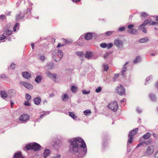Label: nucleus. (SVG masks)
<instances>
[{"instance_id": "nucleus-50", "label": "nucleus", "mask_w": 158, "mask_h": 158, "mask_svg": "<svg viewBox=\"0 0 158 158\" xmlns=\"http://www.w3.org/2000/svg\"><path fill=\"white\" fill-rule=\"evenodd\" d=\"M83 93L84 94H88L89 93L90 91H86L85 90H84L82 91Z\"/></svg>"}, {"instance_id": "nucleus-24", "label": "nucleus", "mask_w": 158, "mask_h": 158, "mask_svg": "<svg viewBox=\"0 0 158 158\" xmlns=\"http://www.w3.org/2000/svg\"><path fill=\"white\" fill-rule=\"evenodd\" d=\"M69 116L73 119H75L77 118V116L75 115L74 113L73 112H69Z\"/></svg>"}, {"instance_id": "nucleus-7", "label": "nucleus", "mask_w": 158, "mask_h": 158, "mask_svg": "<svg viewBox=\"0 0 158 158\" xmlns=\"http://www.w3.org/2000/svg\"><path fill=\"white\" fill-rule=\"evenodd\" d=\"M154 151V148L152 146H149L147 147L144 153V155L150 156L152 155Z\"/></svg>"}, {"instance_id": "nucleus-52", "label": "nucleus", "mask_w": 158, "mask_h": 158, "mask_svg": "<svg viewBox=\"0 0 158 158\" xmlns=\"http://www.w3.org/2000/svg\"><path fill=\"white\" fill-rule=\"evenodd\" d=\"M16 67V65L13 63L11 64L10 68L12 69H14Z\"/></svg>"}, {"instance_id": "nucleus-15", "label": "nucleus", "mask_w": 158, "mask_h": 158, "mask_svg": "<svg viewBox=\"0 0 158 158\" xmlns=\"http://www.w3.org/2000/svg\"><path fill=\"white\" fill-rule=\"evenodd\" d=\"M14 157L15 158H24L22 156L21 152L16 153L14 155Z\"/></svg>"}, {"instance_id": "nucleus-4", "label": "nucleus", "mask_w": 158, "mask_h": 158, "mask_svg": "<svg viewBox=\"0 0 158 158\" xmlns=\"http://www.w3.org/2000/svg\"><path fill=\"white\" fill-rule=\"evenodd\" d=\"M107 107L114 112H116L118 107L117 102L115 101H113L110 103Z\"/></svg>"}, {"instance_id": "nucleus-10", "label": "nucleus", "mask_w": 158, "mask_h": 158, "mask_svg": "<svg viewBox=\"0 0 158 158\" xmlns=\"http://www.w3.org/2000/svg\"><path fill=\"white\" fill-rule=\"evenodd\" d=\"M20 85H23L26 88L29 89H31L33 88L32 85L29 83H26L23 81L20 82Z\"/></svg>"}, {"instance_id": "nucleus-31", "label": "nucleus", "mask_w": 158, "mask_h": 158, "mask_svg": "<svg viewBox=\"0 0 158 158\" xmlns=\"http://www.w3.org/2000/svg\"><path fill=\"white\" fill-rule=\"evenodd\" d=\"M26 98L28 101H30L31 98V96L28 94H26Z\"/></svg>"}, {"instance_id": "nucleus-60", "label": "nucleus", "mask_w": 158, "mask_h": 158, "mask_svg": "<svg viewBox=\"0 0 158 158\" xmlns=\"http://www.w3.org/2000/svg\"><path fill=\"white\" fill-rule=\"evenodd\" d=\"M156 20L157 21H158V16L156 17Z\"/></svg>"}, {"instance_id": "nucleus-12", "label": "nucleus", "mask_w": 158, "mask_h": 158, "mask_svg": "<svg viewBox=\"0 0 158 158\" xmlns=\"http://www.w3.org/2000/svg\"><path fill=\"white\" fill-rule=\"evenodd\" d=\"M22 75L24 77L28 79L31 77V74L28 72H24L22 73Z\"/></svg>"}, {"instance_id": "nucleus-16", "label": "nucleus", "mask_w": 158, "mask_h": 158, "mask_svg": "<svg viewBox=\"0 0 158 158\" xmlns=\"http://www.w3.org/2000/svg\"><path fill=\"white\" fill-rule=\"evenodd\" d=\"M114 44L116 46H119L122 45V42L120 40H116L114 41Z\"/></svg>"}, {"instance_id": "nucleus-9", "label": "nucleus", "mask_w": 158, "mask_h": 158, "mask_svg": "<svg viewBox=\"0 0 158 158\" xmlns=\"http://www.w3.org/2000/svg\"><path fill=\"white\" fill-rule=\"evenodd\" d=\"M46 73L48 77L53 79L55 82H58V79L59 78L58 76H56L55 74H52L49 71L47 72Z\"/></svg>"}, {"instance_id": "nucleus-37", "label": "nucleus", "mask_w": 158, "mask_h": 158, "mask_svg": "<svg viewBox=\"0 0 158 158\" xmlns=\"http://www.w3.org/2000/svg\"><path fill=\"white\" fill-rule=\"evenodd\" d=\"M141 16L142 17H146L148 16V14L146 12H143L141 13Z\"/></svg>"}, {"instance_id": "nucleus-25", "label": "nucleus", "mask_w": 158, "mask_h": 158, "mask_svg": "<svg viewBox=\"0 0 158 158\" xmlns=\"http://www.w3.org/2000/svg\"><path fill=\"white\" fill-rule=\"evenodd\" d=\"M68 96L66 94H65L62 96V99L63 101H65L68 99Z\"/></svg>"}, {"instance_id": "nucleus-35", "label": "nucleus", "mask_w": 158, "mask_h": 158, "mask_svg": "<svg viewBox=\"0 0 158 158\" xmlns=\"http://www.w3.org/2000/svg\"><path fill=\"white\" fill-rule=\"evenodd\" d=\"M139 29L140 30H142V31L144 33H146L147 32V30L145 29V27H143L140 28V26L139 27Z\"/></svg>"}, {"instance_id": "nucleus-23", "label": "nucleus", "mask_w": 158, "mask_h": 158, "mask_svg": "<svg viewBox=\"0 0 158 158\" xmlns=\"http://www.w3.org/2000/svg\"><path fill=\"white\" fill-rule=\"evenodd\" d=\"M5 34L8 35H10L12 34V31L9 30H4Z\"/></svg>"}, {"instance_id": "nucleus-17", "label": "nucleus", "mask_w": 158, "mask_h": 158, "mask_svg": "<svg viewBox=\"0 0 158 158\" xmlns=\"http://www.w3.org/2000/svg\"><path fill=\"white\" fill-rule=\"evenodd\" d=\"M92 37V35L90 33H87L85 36V38L86 40H90Z\"/></svg>"}, {"instance_id": "nucleus-5", "label": "nucleus", "mask_w": 158, "mask_h": 158, "mask_svg": "<svg viewBox=\"0 0 158 158\" xmlns=\"http://www.w3.org/2000/svg\"><path fill=\"white\" fill-rule=\"evenodd\" d=\"M116 90L117 93L120 95H124L125 92L124 88L121 84L117 87Z\"/></svg>"}, {"instance_id": "nucleus-28", "label": "nucleus", "mask_w": 158, "mask_h": 158, "mask_svg": "<svg viewBox=\"0 0 158 158\" xmlns=\"http://www.w3.org/2000/svg\"><path fill=\"white\" fill-rule=\"evenodd\" d=\"M128 32L131 34H136L137 33V31L134 29H133L130 31H129Z\"/></svg>"}, {"instance_id": "nucleus-33", "label": "nucleus", "mask_w": 158, "mask_h": 158, "mask_svg": "<svg viewBox=\"0 0 158 158\" xmlns=\"http://www.w3.org/2000/svg\"><path fill=\"white\" fill-rule=\"evenodd\" d=\"M77 55L79 56H82L84 55V53L83 52H76Z\"/></svg>"}, {"instance_id": "nucleus-51", "label": "nucleus", "mask_w": 158, "mask_h": 158, "mask_svg": "<svg viewBox=\"0 0 158 158\" xmlns=\"http://www.w3.org/2000/svg\"><path fill=\"white\" fill-rule=\"evenodd\" d=\"M0 78H6V76L4 74H0Z\"/></svg>"}, {"instance_id": "nucleus-47", "label": "nucleus", "mask_w": 158, "mask_h": 158, "mask_svg": "<svg viewBox=\"0 0 158 158\" xmlns=\"http://www.w3.org/2000/svg\"><path fill=\"white\" fill-rule=\"evenodd\" d=\"M134 27V25L133 24H130L128 26V28L129 29H132Z\"/></svg>"}, {"instance_id": "nucleus-55", "label": "nucleus", "mask_w": 158, "mask_h": 158, "mask_svg": "<svg viewBox=\"0 0 158 158\" xmlns=\"http://www.w3.org/2000/svg\"><path fill=\"white\" fill-rule=\"evenodd\" d=\"M144 144V143L143 142H141L139 143L137 145V146H136V147H138L141 145H143Z\"/></svg>"}, {"instance_id": "nucleus-62", "label": "nucleus", "mask_w": 158, "mask_h": 158, "mask_svg": "<svg viewBox=\"0 0 158 158\" xmlns=\"http://www.w3.org/2000/svg\"><path fill=\"white\" fill-rule=\"evenodd\" d=\"M45 115H44V114H43V115H41L40 118H42V117H43V116H44Z\"/></svg>"}, {"instance_id": "nucleus-64", "label": "nucleus", "mask_w": 158, "mask_h": 158, "mask_svg": "<svg viewBox=\"0 0 158 158\" xmlns=\"http://www.w3.org/2000/svg\"><path fill=\"white\" fill-rule=\"evenodd\" d=\"M59 157H60V156H59V157H58V158H59Z\"/></svg>"}, {"instance_id": "nucleus-14", "label": "nucleus", "mask_w": 158, "mask_h": 158, "mask_svg": "<svg viewBox=\"0 0 158 158\" xmlns=\"http://www.w3.org/2000/svg\"><path fill=\"white\" fill-rule=\"evenodd\" d=\"M41 101V99L40 97L36 98L34 99L35 103L37 105H39Z\"/></svg>"}, {"instance_id": "nucleus-44", "label": "nucleus", "mask_w": 158, "mask_h": 158, "mask_svg": "<svg viewBox=\"0 0 158 158\" xmlns=\"http://www.w3.org/2000/svg\"><path fill=\"white\" fill-rule=\"evenodd\" d=\"M102 90V88L101 87H98V88L96 89L95 91L97 93L100 92Z\"/></svg>"}, {"instance_id": "nucleus-59", "label": "nucleus", "mask_w": 158, "mask_h": 158, "mask_svg": "<svg viewBox=\"0 0 158 158\" xmlns=\"http://www.w3.org/2000/svg\"><path fill=\"white\" fill-rule=\"evenodd\" d=\"M124 99H122V100H121V103H122V102H124Z\"/></svg>"}, {"instance_id": "nucleus-11", "label": "nucleus", "mask_w": 158, "mask_h": 158, "mask_svg": "<svg viewBox=\"0 0 158 158\" xmlns=\"http://www.w3.org/2000/svg\"><path fill=\"white\" fill-rule=\"evenodd\" d=\"M138 128H135L133 129L132 131L130 132L128 136L133 137V136H134L138 132Z\"/></svg>"}, {"instance_id": "nucleus-2", "label": "nucleus", "mask_w": 158, "mask_h": 158, "mask_svg": "<svg viewBox=\"0 0 158 158\" xmlns=\"http://www.w3.org/2000/svg\"><path fill=\"white\" fill-rule=\"evenodd\" d=\"M25 148L27 150H33L35 151H36L40 149V146L36 143H34L27 145Z\"/></svg>"}, {"instance_id": "nucleus-57", "label": "nucleus", "mask_w": 158, "mask_h": 158, "mask_svg": "<svg viewBox=\"0 0 158 158\" xmlns=\"http://www.w3.org/2000/svg\"><path fill=\"white\" fill-rule=\"evenodd\" d=\"M14 103L13 102H11V108H12L13 107V105L14 104Z\"/></svg>"}, {"instance_id": "nucleus-49", "label": "nucleus", "mask_w": 158, "mask_h": 158, "mask_svg": "<svg viewBox=\"0 0 158 158\" xmlns=\"http://www.w3.org/2000/svg\"><path fill=\"white\" fill-rule=\"evenodd\" d=\"M29 101H25L24 102V104L25 106H30V104L28 102Z\"/></svg>"}, {"instance_id": "nucleus-30", "label": "nucleus", "mask_w": 158, "mask_h": 158, "mask_svg": "<svg viewBox=\"0 0 158 158\" xmlns=\"http://www.w3.org/2000/svg\"><path fill=\"white\" fill-rule=\"evenodd\" d=\"M148 40V38L147 37L142 39L140 40V42L141 43H144L147 42Z\"/></svg>"}, {"instance_id": "nucleus-6", "label": "nucleus", "mask_w": 158, "mask_h": 158, "mask_svg": "<svg viewBox=\"0 0 158 158\" xmlns=\"http://www.w3.org/2000/svg\"><path fill=\"white\" fill-rule=\"evenodd\" d=\"M157 23V22H153L152 21L151 19L149 20H145L143 23L140 25V28L143 27H145L148 24L150 25H154L156 24Z\"/></svg>"}, {"instance_id": "nucleus-61", "label": "nucleus", "mask_w": 158, "mask_h": 158, "mask_svg": "<svg viewBox=\"0 0 158 158\" xmlns=\"http://www.w3.org/2000/svg\"><path fill=\"white\" fill-rule=\"evenodd\" d=\"M63 40H64V41H65V44H66L67 43L66 41V40H65V39H63Z\"/></svg>"}, {"instance_id": "nucleus-29", "label": "nucleus", "mask_w": 158, "mask_h": 158, "mask_svg": "<svg viewBox=\"0 0 158 158\" xmlns=\"http://www.w3.org/2000/svg\"><path fill=\"white\" fill-rule=\"evenodd\" d=\"M141 60V59L139 57H137L135 60H134V62L135 63H137L138 62L140 61Z\"/></svg>"}, {"instance_id": "nucleus-3", "label": "nucleus", "mask_w": 158, "mask_h": 158, "mask_svg": "<svg viewBox=\"0 0 158 158\" xmlns=\"http://www.w3.org/2000/svg\"><path fill=\"white\" fill-rule=\"evenodd\" d=\"M53 58L56 61L60 60L63 56L61 51L59 50H55L53 53Z\"/></svg>"}, {"instance_id": "nucleus-45", "label": "nucleus", "mask_w": 158, "mask_h": 158, "mask_svg": "<svg viewBox=\"0 0 158 158\" xmlns=\"http://www.w3.org/2000/svg\"><path fill=\"white\" fill-rule=\"evenodd\" d=\"M112 31H107L106 33V35L107 36H110L112 34Z\"/></svg>"}, {"instance_id": "nucleus-63", "label": "nucleus", "mask_w": 158, "mask_h": 158, "mask_svg": "<svg viewBox=\"0 0 158 158\" xmlns=\"http://www.w3.org/2000/svg\"><path fill=\"white\" fill-rule=\"evenodd\" d=\"M156 85L157 86V87L158 88V82L156 84Z\"/></svg>"}, {"instance_id": "nucleus-20", "label": "nucleus", "mask_w": 158, "mask_h": 158, "mask_svg": "<svg viewBox=\"0 0 158 158\" xmlns=\"http://www.w3.org/2000/svg\"><path fill=\"white\" fill-rule=\"evenodd\" d=\"M1 95L3 98H6L7 97V94L6 92L5 91H2L1 92Z\"/></svg>"}, {"instance_id": "nucleus-36", "label": "nucleus", "mask_w": 158, "mask_h": 158, "mask_svg": "<svg viewBox=\"0 0 158 158\" xmlns=\"http://www.w3.org/2000/svg\"><path fill=\"white\" fill-rule=\"evenodd\" d=\"M100 46L102 48H106L107 47V45L106 43H103L101 44Z\"/></svg>"}, {"instance_id": "nucleus-21", "label": "nucleus", "mask_w": 158, "mask_h": 158, "mask_svg": "<svg viewBox=\"0 0 158 158\" xmlns=\"http://www.w3.org/2000/svg\"><path fill=\"white\" fill-rule=\"evenodd\" d=\"M151 136V134L150 133L148 132L146 135L143 136V138L145 139H147L149 138Z\"/></svg>"}, {"instance_id": "nucleus-26", "label": "nucleus", "mask_w": 158, "mask_h": 158, "mask_svg": "<svg viewBox=\"0 0 158 158\" xmlns=\"http://www.w3.org/2000/svg\"><path fill=\"white\" fill-rule=\"evenodd\" d=\"M19 24L17 23H16L14 26L13 28V30L14 31H16V29H19Z\"/></svg>"}, {"instance_id": "nucleus-13", "label": "nucleus", "mask_w": 158, "mask_h": 158, "mask_svg": "<svg viewBox=\"0 0 158 158\" xmlns=\"http://www.w3.org/2000/svg\"><path fill=\"white\" fill-rule=\"evenodd\" d=\"M8 94L10 95V97L15 96L16 94V91L14 89H10L9 90Z\"/></svg>"}, {"instance_id": "nucleus-40", "label": "nucleus", "mask_w": 158, "mask_h": 158, "mask_svg": "<svg viewBox=\"0 0 158 158\" xmlns=\"http://www.w3.org/2000/svg\"><path fill=\"white\" fill-rule=\"evenodd\" d=\"M154 158H158V150L154 153Z\"/></svg>"}, {"instance_id": "nucleus-1", "label": "nucleus", "mask_w": 158, "mask_h": 158, "mask_svg": "<svg viewBox=\"0 0 158 158\" xmlns=\"http://www.w3.org/2000/svg\"><path fill=\"white\" fill-rule=\"evenodd\" d=\"M70 151L76 158H81L87 152L86 145L84 141L80 138L70 139Z\"/></svg>"}, {"instance_id": "nucleus-27", "label": "nucleus", "mask_w": 158, "mask_h": 158, "mask_svg": "<svg viewBox=\"0 0 158 158\" xmlns=\"http://www.w3.org/2000/svg\"><path fill=\"white\" fill-rule=\"evenodd\" d=\"M71 90L73 92L75 93L77 90V88L74 86H72L71 88Z\"/></svg>"}, {"instance_id": "nucleus-38", "label": "nucleus", "mask_w": 158, "mask_h": 158, "mask_svg": "<svg viewBox=\"0 0 158 158\" xmlns=\"http://www.w3.org/2000/svg\"><path fill=\"white\" fill-rule=\"evenodd\" d=\"M6 18V16L4 15H2L0 16V19L2 20H4Z\"/></svg>"}, {"instance_id": "nucleus-18", "label": "nucleus", "mask_w": 158, "mask_h": 158, "mask_svg": "<svg viewBox=\"0 0 158 158\" xmlns=\"http://www.w3.org/2000/svg\"><path fill=\"white\" fill-rule=\"evenodd\" d=\"M50 154V151L48 149L45 150L44 153V157L46 158L47 156H48Z\"/></svg>"}, {"instance_id": "nucleus-58", "label": "nucleus", "mask_w": 158, "mask_h": 158, "mask_svg": "<svg viewBox=\"0 0 158 158\" xmlns=\"http://www.w3.org/2000/svg\"><path fill=\"white\" fill-rule=\"evenodd\" d=\"M31 45L32 48L33 49L34 47V44L33 43Z\"/></svg>"}, {"instance_id": "nucleus-56", "label": "nucleus", "mask_w": 158, "mask_h": 158, "mask_svg": "<svg viewBox=\"0 0 158 158\" xmlns=\"http://www.w3.org/2000/svg\"><path fill=\"white\" fill-rule=\"evenodd\" d=\"M72 0L73 2H75V3L79 2L80 1V0Z\"/></svg>"}, {"instance_id": "nucleus-42", "label": "nucleus", "mask_w": 158, "mask_h": 158, "mask_svg": "<svg viewBox=\"0 0 158 158\" xmlns=\"http://www.w3.org/2000/svg\"><path fill=\"white\" fill-rule=\"evenodd\" d=\"M40 59L42 61H44L45 59V57L44 56H41L40 57Z\"/></svg>"}, {"instance_id": "nucleus-46", "label": "nucleus", "mask_w": 158, "mask_h": 158, "mask_svg": "<svg viewBox=\"0 0 158 158\" xmlns=\"http://www.w3.org/2000/svg\"><path fill=\"white\" fill-rule=\"evenodd\" d=\"M113 46V44L111 43H109L107 47L108 48H111Z\"/></svg>"}, {"instance_id": "nucleus-8", "label": "nucleus", "mask_w": 158, "mask_h": 158, "mask_svg": "<svg viewBox=\"0 0 158 158\" xmlns=\"http://www.w3.org/2000/svg\"><path fill=\"white\" fill-rule=\"evenodd\" d=\"M30 116L29 115L27 114H23L21 115L19 118V120L22 122L25 123L29 120Z\"/></svg>"}, {"instance_id": "nucleus-54", "label": "nucleus", "mask_w": 158, "mask_h": 158, "mask_svg": "<svg viewBox=\"0 0 158 158\" xmlns=\"http://www.w3.org/2000/svg\"><path fill=\"white\" fill-rule=\"evenodd\" d=\"M119 74H116L114 75V79L118 77L119 76Z\"/></svg>"}, {"instance_id": "nucleus-53", "label": "nucleus", "mask_w": 158, "mask_h": 158, "mask_svg": "<svg viewBox=\"0 0 158 158\" xmlns=\"http://www.w3.org/2000/svg\"><path fill=\"white\" fill-rule=\"evenodd\" d=\"M65 45V44H60L59 43L58 44V45L57 46V48H60V47H62V46H64V45Z\"/></svg>"}, {"instance_id": "nucleus-43", "label": "nucleus", "mask_w": 158, "mask_h": 158, "mask_svg": "<svg viewBox=\"0 0 158 158\" xmlns=\"http://www.w3.org/2000/svg\"><path fill=\"white\" fill-rule=\"evenodd\" d=\"M127 69L126 67H124L122 71V73L123 76H124V73L126 71Z\"/></svg>"}, {"instance_id": "nucleus-32", "label": "nucleus", "mask_w": 158, "mask_h": 158, "mask_svg": "<svg viewBox=\"0 0 158 158\" xmlns=\"http://www.w3.org/2000/svg\"><path fill=\"white\" fill-rule=\"evenodd\" d=\"M84 114L86 115H87L88 114H90L91 113V112L90 110H86L84 111Z\"/></svg>"}, {"instance_id": "nucleus-19", "label": "nucleus", "mask_w": 158, "mask_h": 158, "mask_svg": "<svg viewBox=\"0 0 158 158\" xmlns=\"http://www.w3.org/2000/svg\"><path fill=\"white\" fill-rule=\"evenodd\" d=\"M92 56V53L91 52H88L86 53L85 57L87 58L90 59Z\"/></svg>"}, {"instance_id": "nucleus-34", "label": "nucleus", "mask_w": 158, "mask_h": 158, "mask_svg": "<svg viewBox=\"0 0 158 158\" xmlns=\"http://www.w3.org/2000/svg\"><path fill=\"white\" fill-rule=\"evenodd\" d=\"M104 70L107 71L109 69V66L108 65L105 64L103 65Z\"/></svg>"}, {"instance_id": "nucleus-39", "label": "nucleus", "mask_w": 158, "mask_h": 158, "mask_svg": "<svg viewBox=\"0 0 158 158\" xmlns=\"http://www.w3.org/2000/svg\"><path fill=\"white\" fill-rule=\"evenodd\" d=\"M133 139L132 137H131L130 136H129V139L128 140V143H131L132 142V139Z\"/></svg>"}, {"instance_id": "nucleus-48", "label": "nucleus", "mask_w": 158, "mask_h": 158, "mask_svg": "<svg viewBox=\"0 0 158 158\" xmlns=\"http://www.w3.org/2000/svg\"><path fill=\"white\" fill-rule=\"evenodd\" d=\"M125 30V28L123 27H121L119 28V31H123L124 30Z\"/></svg>"}, {"instance_id": "nucleus-22", "label": "nucleus", "mask_w": 158, "mask_h": 158, "mask_svg": "<svg viewBox=\"0 0 158 158\" xmlns=\"http://www.w3.org/2000/svg\"><path fill=\"white\" fill-rule=\"evenodd\" d=\"M42 78L41 76H38L36 78L35 81L37 83H39L41 80Z\"/></svg>"}, {"instance_id": "nucleus-41", "label": "nucleus", "mask_w": 158, "mask_h": 158, "mask_svg": "<svg viewBox=\"0 0 158 158\" xmlns=\"http://www.w3.org/2000/svg\"><path fill=\"white\" fill-rule=\"evenodd\" d=\"M6 38V36L3 35H0V40H4Z\"/></svg>"}]
</instances>
